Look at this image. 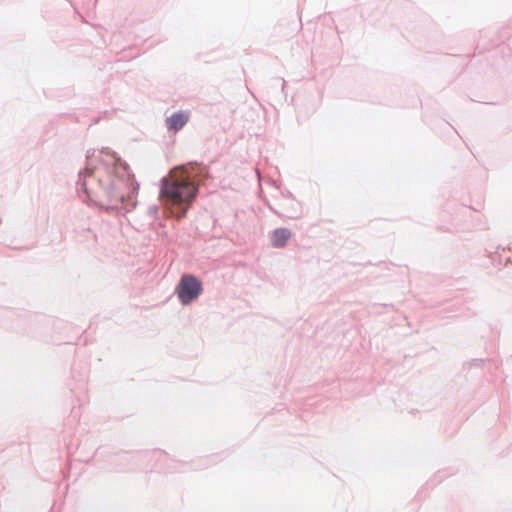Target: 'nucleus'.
<instances>
[{
  "label": "nucleus",
  "mask_w": 512,
  "mask_h": 512,
  "mask_svg": "<svg viewBox=\"0 0 512 512\" xmlns=\"http://www.w3.org/2000/svg\"><path fill=\"white\" fill-rule=\"evenodd\" d=\"M159 208L157 205H150L146 210V215L151 222L157 219Z\"/></svg>",
  "instance_id": "obj_8"
},
{
  "label": "nucleus",
  "mask_w": 512,
  "mask_h": 512,
  "mask_svg": "<svg viewBox=\"0 0 512 512\" xmlns=\"http://www.w3.org/2000/svg\"><path fill=\"white\" fill-rule=\"evenodd\" d=\"M300 204L294 199L291 204L287 207V216L291 219H296L301 216Z\"/></svg>",
  "instance_id": "obj_7"
},
{
  "label": "nucleus",
  "mask_w": 512,
  "mask_h": 512,
  "mask_svg": "<svg viewBox=\"0 0 512 512\" xmlns=\"http://www.w3.org/2000/svg\"><path fill=\"white\" fill-rule=\"evenodd\" d=\"M112 158H113V164L118 169V173L121 174L123 177L124 175H127L130 177V167L127 162L123 161L116 152H111Z\"/></svg>",
  "instance_id": "obj_6"
},
{
  "label": "nucleus",
  "mask_w": 512,
  "mask_h": 512,
  "mask_svg": "<svg viewBox=\"0 0 512 512\" xmlns=\"http://www.w3.org/2000/svg\"><path fill=\"white\" fill-rule=\"evenodd\" d=\"M174 293L183 306H188L202 295L203 283L194 274L184 273L181 275Z\"/></svg>",
  "instance_id": "obj_3"
},
{
  "label": "nucleus",
  "mask_w": 512,
  "mask_h": 512,
  "mask_svg": "<svg viewBox=\"0 0 512 512\" xmlns=\"http://www.w3.org/2000/svg\"><path fill=\"white\" fill-rule=\"evenodd\" d=\"M292 233L288 228L280 227L273 231L271 244L274 248H283L291 238Z\"/></svg>",
  "instance_id": "obj_5"
},
{
  "label": "nucleus",
  "mask_w": 512,
  "mask_h": 512,
  "mask_svg": "<svg viewBox=\"0 0 512 512\" xmlns=\"http://www.w3.org/2000/svg\"><path fill=\"white\" fill-rule=\"evenodd\" d=\"M93 175V170L89 167L81 169L78 172V180L76 182V190L79 197L82 199L84 203H87L90 206H97L99 209L104 210L106 212H131L137 205V201L133 200V195H125L123 194L118 187V184L115 180L109 179L107 182H103L99 180L100 186L103 187V192L105 197L108 200V204H102L100 202L95 201L91 192L87 187L86 178L91 177Z\"/></svg>",
  "instance_id": "obj_2"
},
{
  "label": "nucleus",
  "mask_w": 512,
  "mask_h": 512,
  "mask_svg": "<svg viewBox=\"0 0 512 512\" xmlns=\"http://www.w3.org/2000/svg\"><path fill=\"white\" fill-rule=\"evenodd\" d=\"M281 86H282V89H284V87H285V81L284 80H282V85Z\"/></svg>",
  "instance_id": "obj_12"
},
{
  "label": "nucleus",
  "mask_w": 512,
  "mask_h": 512,
  "mask_svg": "<svg viewBox=\"0 0 512 512\" xmlns=\"http://www.w3.org/2000/svg\"><path fill=\"white\" fill-rule=\"evenodd\" d=\"M190 118V111L178 110L168 116L165 120L168 131L179 132L188 123Z\"/></svg>",
  "instance_id": "obj_4"
},
{
  "label": "nucleus",
  "mask_w": 512,
  "mask_h": 512,
  "mask_svg": "<svg viewBox=\"0 0 512 512\" xmlns=\"http://www.w3.org/2000/svg\"><path fill=\"white\" fill-rule=\"evenodd\" d=\"M104 151H107V152H108V151H109V149H108V148H102L101 153H103Z\"/></svg>",
  "instance_id": "obj_11"
},
{
  "label": "nucleus",
  "mask_w": 512,
  "mask_h": 512,
  "mask_svg": "<svg viewBox=\"0 0 512 512\" xmlns=\"http://www.w3.org/2000/svg\"><path fill=\"white\" fill-rule=\"evenodd\" d=\"M181 175L172 183L161 180L160 194L162 204L169 216L182 219L198 195V183L205 178L204 169L197 162L175 166Z\"/></svg>",
  "instance_id": "obj_1"
},
{
  "label": "nucleus",
  "mask_w": 512,
  "mask_h": 512,
  "mask_svg": "<svg viewBox=\"0 0 512 512\" xmlns=\"http://www.w3.org/2000/svg\"><path fill=\"white\" fill-rule=\"evenodd\" d=\"M138 189H139V185L136 183V187L134 188V192L137 193Z\"/></svg>",
  "instance_id": "obj_10"
},
{
  "label": "nucleus",
  "mask_w": 512,
  "mask_h": 512,
  "mask_svg": "<svg viewBox=\"0 0 512 512\" xmlns=\"http://www.w3.org/2000/svg\"><path fill=\"white\" fill-rule=\"evenodd\" d=\"M281 195H282L285 199H287V200H289V201H294V199H295V198H294V196H293V194H292V192H291V191H289V190H288V189H286V188L281 190Z\"/></svg>",
  "instance_id": "obj_9"
}]
</instances>
